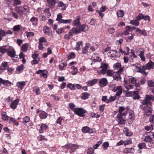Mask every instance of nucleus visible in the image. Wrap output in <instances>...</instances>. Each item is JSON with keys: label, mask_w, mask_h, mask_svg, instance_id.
Returning <instances> with one entry per match:
<instances>
[{"label": "nucleus", "mask_w": 154, "mask_h": 154, "mask_svg": "<svg viewBox=\"0 0 154 154\" xmlns=\"http://www.w3.org/2000/svg\"><path fill=\"white\" fill-rule=\"evenodd\" d=\"M144 106H143V110L144 111V116L145 117L149 116L152 112V109L151 107V105L149 104L144 105Z\"/></svg>", "instance_id": "nucleus-1"}, {"label": "nucleus", "mask_w": 154, "mask_h": 154, "mask_svg": "<svg viewBox=\"0 0 154 154\" xmlns=\"http://www.w3.org/2000/svg\"><path fill=\"white\" fill-rule=\"evenodd\" d=\"M108 67L109 65L108 64L102 62L100 67L101 69L97 70V72L99 74H104L106 73V71L108 70L107 68Z\"/></svg>", "instance_id": "nucleus-2"}, {"label": "nucleus", "mask_w": 154, "mask_h": 154, "mask_svg": "<svg viewBox=\"0 0 154 154\" xmlns=\"http://www.w3.org/2000/svg\"><path fill=\"white\" fill-rule=\"evenodd\" d=\"M154 101V97L152 95H146V97L142 101V103L143 105L149 104L151 105V103L150 102V100Z\"/></svg>", "instance_id": "nucleus-3"}, {"label": "nucleus", "mask_w": 154, "mask_h": 154, "mask_svg": "<svg viewBox=\"0 0 154 154\" xmlns=\"http://www.w3.org/2000/svg\"><path fill=\"white\" fill-rule=\"evenodd\" d=\"M7 54L8 56L12 58L17 56L16 54V51L12 46H9L7 48Z\"/></svg>", "instance_id": "nucleus-4"}, {"label": "nucleus", "mask_w": 154, "mask_h": 154, "mask_svg": "<svg viewBox=\"0 0 154 154\" xmlns=\"http://www.w3.org/2000/svg\"><path fill=\"white\" fill-rule=\"evenodd\" d=\"M74 113L80 116L83 117L85 116V113L86 112V110L81 108H77L74 109Z\"/></svg>", "instance_id": "nucleus-5"}, {"label": "nucleus", "mask_w": 154, "mask_h": 154, "mask_svg": "<svg viewBox=\"0 0 154 154\" xmlns=\"http://www.w3.org/2000/svg\"><path fill=\"white\" fill-rule=\"evenodd\" d=\"M63 147L65 149L70 150L71 152H73L79 148V146L77 145L69 143L65 145Z\"/></svg>", "instance_id": "nucleus-6"}, {"label": "nucleus", "mask_w": 154, "mask_h": 154, "mask_svg": "<svg viewBox=\"0 0 154 154\" xmlns=\"http://www.w3.org/2000/svg\"><path fill=\"white\" fill-rule=\"evenodd\" d=\"M37 74H40V77L44 78H47L48 77V71L45 69L39 70L36 72Z\"/></svg>", "instance_id": "nucleus-7"}, {"label": "nucleus", "mask_w": 154, "mask_h": 154, "mask_svg": "<svg viewBox=\"0 0 154 154\" xmlns=\"http://www.w3.org/2000/svg\"><path fill=\"white\" fill-rule=\"evenodd\" d=\"M113 68L114 69L118 70L117 72H123L124 70V67L122 66L120 63H117L114 64Z\"/></svg>", "instance_id": "nucleus-8"}, {"label": "nucleus", "mask_w": 154, "mask_h": 154, "mask_svg": "<svg viewBox=\"0 0 154 154\" xmlns=\"http://www.w3.org/2000/svg\"><path fill=\"white\" fill-rule=\"evenodd\" d=\"M114 92H116V95L117 96H120L122 92V88L121 86L115 87L112 89Z\"/></svg>", "instance_id": "nucleus-9"}, {"label": "nucleus", "mask_w": 154, "mask_h": 154, "mask_svg": "<svg viewBox=\"0 0 154 154\" xmlns=\"http://www.w3.org/2000/svg\"><path fill=\"white\" fill-rule=\"evenodd\" d=\"M128 110L123 106L119 107V113L117 115L125 116L127 114Z\"/></svg>", "instance_id": "nucleus-10"}, {"label": "nucleus", "mask_w": 154, "mask_h": 154, "mask_svg": "<svg viewBox=\"0 0 154 154\" xmlns=\"http://www.w3.org/2000/svg\"><path fill=\"white\" fill-rule=\"evenodd\" d=\"M123 72H114L113 75V79L114 80H116L117 81H120L121 79V74Z\"/></svg>", "instance_id": "nucleus-11"}, {"label": "nucleus", "mask_w": 154, "mask_h": 154, "mask_svg": "<svg viewBox=\"0 0 154 154\" xmlns=\"http://www.w3.org/2000/svg\"><path fill=\"white\" fill-rule=\"evenodd\" d=\"M151 134H152L151 136L147 135L145 136L144 140L145 142L153 143V142L152 141V138H154V133L152 132Z\"/></svg>", "instance_id": "nucleus-12"}, {"label": "nucleus", "mask_w": 154, "mask_h": 154, "mask_svg": "<svg viewBox=\"0 0 154 154\" xmlns=\"http://www.w3.org/2000/svg\"><path fill=\"white\" fill-rule=\"evenodd\" d=\"M15 11L20 16H22L24 14L23 7L21 6H16L15 8Z\"/></svg>", "instance_id": "nucleus-13"}, {"label": "nucleus", "mask_w": 154, "mask_h": 154, "mask_svg": "<svg viewBox=\"0 0 154 154\" xmlns=\"http://www.w3.org/2000/svg\"><path fill=\"white\" fill-rule=\"evenodd\" d=\"M100 85V87H104L106 86L108 83V81L105 78L101 79L99 81Z\"/></svg>", "instance_id": "nucleus-14"}, {"label": "nucleus", "mask_w": 154, "mask_h": 154, "mask_svg": "<svg viewBox=\"0 0 154 154\" xmlns=\"http://www.w3.org/2000/svg\"><path fill=\"white\" fill-rule=\"evenodd\" d=\"M26 81H20L17 82L16 83V86L20 89L22 90L25 85Z\"/></svg>", "instance_id": "nucleus-15"}, {"label": "nucleus", "mask_w": 154, "mask_h": 154, "mask_svg": "<svg viewBox=\"0 0 154 154\" xmlns=\"http://www.w3.org/2000/svg\"><path fill=\"white\" fill-rule=\"evenodd\" d=\"M124 116L117 115V121L119 124L123 125L125 122V120L123 118Z\"/></svg>", "instance_id": "nucleus-16"}, {"label": "nucleus", "mask_w": 154, "mask_h": 154, "mask_svg": "<svg viewBox=\"0 0 154 154\" xmlns=\"http://www.w3.org/2000/svg\"><path fill=\"white\" fill-rule=\"evenodd\" d=\"M138 64H133V65L135 67V69L137 72H140L143 73H145V69L143 68V66L142 68H141L138 66Z\"/></svg>", "instance_id": "nucleus-17"}, {"label": "nucleus", "mask_w": 154, "mask_h": 154, "mask_svg": "<svg viewBox=\"0 0 154 154\" xmlns=\"http://www.w3.org/2000/svg\"><path fill=\"white\" fill-rule=\"evenodd\" d=\"M19 100L18 99H17L12 102L11 105V107L13 109H15L17 107V105L19 103Z\"/></svg>", "instance_id": "nucleus-18"}, {"label": "nucleus", "mask_w": 154, "mask_h": 154, "mask_svg": "<svg viewBox=\"0 0 154 154\" xmlns=\"http://www.w3.org/2000/svg\"><path fill=\"white\" fill-rule=\"evenodd\" d=\"M56 3L55 0H47V4L50 8L53 7Z\"/></svg>", "instance_id": "nucleus-19"}, {"label": "nucleus", "mask_w": 154, "mask_h": 154, "mask_svg": "<svg viewBox=\"0 0 154 154\" xmlns=\"http://www.w3.org/2000/svg\"><path fill=\"white\" fill-rule=\"evenodd\" d=\"M91 59L94 62L100 61L101 60V59L97 54H94L91 58Z\"/></svg>", "instance_id": "nucleus-20"}, {"label": "nucleus", "mask_w": 154, "mask_h": 154, "mask_svg": "<svg viewBox=\"0 0 154 154\" xmlns=\"http://www.w3.org/2000/svg\"><path fill=\"white\" fill-rule=\"evenodd\" d=\"M124 86L125 88L127 90H129L132 89L133 88L134 86L131 85L130 84H128V81L126 80V79L125 78L124 80Z\"/></svg>", "instance_id": "nucleus-21"}, {"label": "nucleus", "mask_w": 154, "mask_h": 154, "mask_svg": "<svg viewBox=\"0 0 154 154\" xmlns=\"http://www.w3.org/2000/svg\"><path fill=\"white\" fill-rule=\"evenodd\" d=\"M127 80L131 84H136L137 80L135 78L131 76H128L126 78Z\"/></svg>", "instance_id": "nucleus-22"}, {"label": "nucleus", "mask_w": 154, "mask_h": 154, "mask_svg": "<svg viewBox=\"0 0 154 154\" xmlns=\"http://www.w3.org/2000/svg\"><path fill=\"white\" fill-rule=\"evenodd\" d=\"M153 63L151 61L148 63L146 64L145 66H143V68L145 70L146 69H149L152 68Z\"/></svg>", "instance_id": "nucleus-23"}, {"label": "nucleus", "mask_w": 154, "mask_h": 154, "mask_svg": "<svg viewBox=\"0 0 154 154\" xmlns=\"http://www.w3.org/2000/svg\"><path fill=\"white\" fill-rule=\"evenodd\" d=\"M29 45L27 43H25L22 45L21 47V51L22 52H26L28 48Z\"/></svg>", "instance_id": "nucleus-24"}, {"label": "nucleus", "mask_w": 154, "mask_h": 154, "mask_svg": "<svg viewBox=\"0 0 154 154\" xmlns=\"http://www.w3.org/2000/svg\"><path fill=\"white\" fill-rule=\"evenodd\" d=\"M134 149L132 148H127L124 149L123 150V152L125 153H132L134 152Z\"/></svg>", "instance_id": "nucleus-25"}, {"label": "nucleus", "mask_w": 154, "mask_h": 154, "mask_svg": "<svg viewBox=\"0 0 154 154\" xmlns=\"http://www.w3.org/2000/svg\"><path fill=\"white\" fill-rule=\"evenodd\" d=\"M30 21L32 23L33 25L36 26L38 24V19L37 17H32L30 19Z\"/></svg>", "instance_id": "nucleus-26"}, {"label": "nucleus", "mask_w": 154, "mask_h": 154, "mask_svg": "<svg viewBox=\"0 0 154 154\" xmlns=\"http://www.w3.org/2000/svg\"><path fill=\"white\" fill-rule=\"evenodd\" d=\"M106 9L105 6H103L101 8L100 11L97 10V12L99 13V16L102 17L104 16V14L102 13V12L105 11Z\"/></svg>", "instance_id": "nucleus-27"}, {"label": "nucleus", "mask_w": 154, "mask_h": 154, "mask_svg": "<svg viewBox=\"0 0 154 154\" xmlns=\"http://www.w3.org/2000/svg\"><path fill=\"white\" fill-rule=\"evenodd\" d=\"M97 81V79H94L88 81L86 83L88 86H92L94 85Z\"/></svg>", "instance_id": "nucleus-28"}, {"label": "nucleus", "mask_w": 154, "mask_h": 154, "mask_svg": "<svg viewBox=\"0 0 154 154\" xmlns=\"http://www.w3.org/2000/svg\"><path fill=\"white\" fill-rule=\"evenodd\" d=\"M48 128V126L44 124H42L41 125L39 131L41 133H43L44 130H46Z\"/></svg>", "instance_id": "nucleus-29"}, {"label": "nucleus", "mask_w": 154, "mask_h": 154, "mask_svg": "<svg viewBox=\"0 0 154 154\" xmlns=\"http://www.w3.org/2000/svg\"><path fill=\"white\" fill-rule=\"evenodd\" d=\"M82 131L83 133H92V131L89 127L85 126L83 127L82 129Z\"/></svg>", "instance_id": "nucleus-30"}, {"label": "nucleus", "mask_w": 154, "mask_h": 154, "mask_svg": "<svg viewBox=\"0 0 154 154\" xmlns=\"http://www.w3.org/2000/svg\"><path fill=\"white\" fill-rule=\"evenodd\" d=\"M58 6L62 10H65L66 8V5L65 4H64L62 1L59 2L58 4Z\"/></svg>", "instance_id": "nucleus-31"}, {"label": "nucleus", "mask_w": 154, "mask_h": 154, "mask_svg": "<svg viewBox=\"0 0 154 154\" xmlns=\"http://www.w3.org/2000/svg\"><path fill=\"white\" fill-rule=\"evenodd\" d=\"M79 28L81 32V31L85 32L87 31L88 29V26L84 24L79 26Z\"/></svg>", "instance_id": "nucleus-32"}, {"label": "nucleus", "mask_w": 154, "mask_h": 154, "mask_svg": "<svg viewBox=\"0 0 154 154\" xmlns=\"http://www.w3.org/2000/svg\"><path fill=\"white\" fill-rule=\"evenodd\" d=\"M123 131L125 134L126 136H131L132 134V133L127 128H125Z\"/></svg>", "instance_id": "nucleus-33"}, {"label": "nucleus", "mask_w": 154, "mask_h": 154, "mask_svg": "<svg viewBox=\"0 0 154 154\" xmlns=\"http://www.w3.org/2000/svg\"><path fill=\"white\" fill-rule=\"evenodd\" d=\"M90 46V44L89 43H87L85 46L82 48V53L87 54L88 52V48Z\"/></svg>", "instance_id": "nucleus-34"}, {"label": "nucleus", "mask_w": 154, "mask_h": 154, "mask_svg": "<svg viewBox=\"0 0 154 154\" xmlns=\"http://www.w3.org/2000/svg\"><path fill=\"white\" fill-rule=\"evenodd\" d=\"M44 33L47 35H49L51 32V29L47 26H45L43 28Z\"/></svg>", "instance_id": "nucleus-35"}, {"label": "nucleus", "mask_w": 154, "mask_h": 154, "mask_svg": "<svg viewBox=\"0 0 154 154\" xmlns=\"http://www.w3.org/2000/svg\"><path fill=\"white\" fill-rule=\"evenodd\" d=\"M82 44L83 42L82 41L77 42L76 43L75 49L77 51L80 50L81 47L82 46Z\"/></svg>", "instance_id": "nucleus-36"}, {"label": "nucleus", "mask_w": 154, "mask_h": 154, "mask_svg": "<svg viewBox=\"0 0 154 154\" xmlns=\"http://www.w3.org/2000/svg\"><path fill=\"white\" fill-rule=\"evenodd\" d=\"M117 53V51L115 50H112L110 51L109 54H109V55L112 58L115 57L116 56V54Z\"/></svg>", "instance_id": "nucleus-37"}, {"label": "nucleus", "mask_w": 154, "mask_h": 154, "mask_svg": "<svg viewBox=\"0 0 154 154\" xmlns=\"http://www.w3.org/2000/svg\"><path fill=\"white\" fill-rule=\"evenodd\" d=\"M119 50L120 52L122 54H124L125 55H128L129 53V51L130 50V49L128 47H127L126 48V51L127 52H126L125 51H123L122 50L121 48L119 49Z\"/></svg>", "instance_id": "nucleus-38"}, {"label": "nucleus", "mask_w": 154, "mask_h": 154, "mask_svg": "<svg viewBox=\"0 0 154 154\" xmlns=\"http://www.w3.org/2000/svg\"><path fill=\"white\" fill-rule=\"evenodd\" d=\"M67 66L66 63L65 62L60 63L59 65V68L60 70H64V68Z\"/></svg>", "instance_id": "nucleus-39"}, {"label": "nucleus", "mask_w": 154, "mask_h": 154, "mask_svg": "<svg viewBox=\"0 0 154 154\" xmlns=\"http://www.w3.org/2000/svg\"><path fill=\"white\" fill-rule=\"evenodd\" d=\"M47 113L44 111H42L39 114L40 117L41 119H45L47 117Z\"/></svg>", "instance_id": "nucleus-40"}, {"label": "nucleus", "mask_w": 154, "mask_h": 154, "mask_svg": "<svg viewBox=\"0 0 154 154\" xmlns=\"http://www.w3.org/2000/svg\"><path fill=\"white\" fill-rule=\"evenodd\" d=\"M89 96L90 95L88 93L85 92L81 94V98L83 100H85L86 99L88 98Z\"/></svg>", "instance_id": "nucleus-41"}, {"label": "nucleus", "mask_w": 154, "mask_h": 154, "mask_svg": "<svg viewBox=\"0 0 154 154\" xmlns=\"http://www.w3.org/2000/svg\"><path fill=\"white\" fill-rule=\"evenodd\" d=\"M130 23L135 26H137L139 25V22L137 20H133L130 21Z\"/></svg>", "instance_id": "nucleus-42"}, {"label": "nucleus", "mask_w": 154, "mask_h": 154, "mask_svg": "<svg viewBox=\"0 0 154 154\" xmlns=\"http://www.w3.org/2000/svg\"><path fill=\"white\" fill-rule=\"evenodd\" d=\"M71 30L72 33H78L81 32L79 28V26H77L76 28H73Z\"/></svg>", "instance_id": "nucleus-43"}, {"label": "nucleus", "mask_w": 154, "mask_h": 154, "mask_svg": "<svg viewBox=\"0 0 154 154\" xmlns=\"http://www.w3.org/2000/svg\"><path fill=\"white\" fill-rule=\"evenodd\" d=\"M73 34L72 32H69L68 34L65 35L64 37V38L67 40H69V39L72 36Z\"/></svg>", "instance_id": "nucleus-44"}, {"label": "nucleus", "mask_w": 154, "mask_h": 154, "mask_svg": "<svg viewBox=\"0 0 154 154\" xmlns=\"http://www.w3.org/2000/svg\"><path fill=\"white\" fill-rule=\"evenodd\" d=\"M117 15L118 18L122 17L124 15V12L123 10H119L117 11Z\"/></svg>", "instance_id": "nucleus-45"}, {"label": "nucleus", "mask_w": 154, "mask_h": 154, "mask_svg": "<svg viewBox=\"0 0 154 154\" xmlns=\"http://www.w3.org/2000/svg\"><path fill=\"white\" fill-rule=\"evenodd\" d=\"M2 84L5 86H10L11 84V83L8 80H5L3 79Z\"/></svg>", "instance_id": "nucleus-46"}, {"label": "nucleus", "mask_w": 154, "mask_h": 154, "mask_svg": "<svg viewBox=\"0 0 154 154\" xmlns=\"http://www.w3.org/2000/svg\"><path fill=\"white\" fill-rule=\"evenodd\" d=\"M33 91L35 92L36 94L37 95H39L41 94V91L38 87L36 86L34 87L33 88Z\"/></svg>", "instance_id": "nucleus-47"}, {"label": "nucleus", "mask_w": 154, "mask_h": 154, "mask_svg": "<svg viewBox=\"0 0 154 154\" xmlns=\"http://www.w3.org/2000/svg\"><path fill=\"white\" fill-rule=\"evenodd\" d=\"M139 56L142 61H145V58L144 56V51H140V54H139Z\"/></svg>", "instance_id": "nucleus-48"}, {"label": "nucleus", "mask_w": 154, "mask_h": 154, "mask_svg": "<svg viewBox=\"0 0 154 154\" xmlns=\"http://www.w3.org/2000/svg\"><path fill=\"white\" fill-rule=\"evenodd\" d=\"M62 16L61 13H60L57 15L56 20L58 21V23H61L62 21L61 20H63L62 19Z\"/></svg>", "instance_id": "nucleus-49"}, {"label": "nucleus", "mask_w": 154, "mask_h": 154, "mask_svg": "<svg viewBox=\"0 0 154 154\" xmlns=\"http://www.w3.org/2000/svg\"><path fill=\"white\" fill-rule=\"evenodd\" d=\"M24 65L21 64L17 68L16 70L19 72H22L24 69Z\"/></svg>", "instance_id": "nucleus-50"}, {"label": "nucleus", "mask_w": 154, "mask_h": 154, "mask_svg": "<svg viewBox=\"0 0 154 154\" xmlns=\"http://www.w3.org/2000/svg\"><path fill=\"white\" fill-rule=\"evenodd\" d=\"M80 20V18L78 17L74 20L72 23L73 26H75L78 24L79 23Z\"/></svg>", "instance_id": "nucleus-51"}, {"label": "nucleus", "mask_w": 154, "mask_h": 154, "mask_svg": "<svg viewBox=\"0 0 154 154\" xmlns=\"http://www.w3.org/2000/svg\"><path fill=\"white\" fill-rule=\"evenodd\" d=\"M133 93H134V94H133V95L134 96L133 98L134 99H139L140 97V96L138 94V92L137 91H134Z\"/></svg>", "instance_id": "nucleus-52"}, {"label": "nucleus", "mask_w": 154, "mask_h": 154, "mask_svg": "<svg viewBox=\"0 0 154 154\" xmlns=\"http://www.w3.org/2000/svg\"><path fill=\"white\" fill-rule=\"evenodd\" d=\"M146 145L144 143H139L137 146L140 149H142L146 147Z\"/></svg>", "instance_id": "nucleus-53"}, {"label": "nucleus", "mask_w": 154, "mask_h": 154, "mask_svg": "<svg viewBox=\"0 0 154 154\" xmlns=\"http://www.w3.org/2000/svg\"><path fill=\"white\" fill-rule=\"evenodd\" d=\"M30 121V118L28 116H26L23 119V123L24 124H26L27 123L29 122Z\"/></svg>", "instance_id": "nucleus-54"}, {"label": "nucleus", "mask_w": 154, "mask_h": 154, "mask_svg": "<svg viewBox=\"0 0 154 154\" xmlns=\"http://www.w3.org/2000/svg\"><path fill=\"white\" fill-rule=\"evenodd\" d=\"M71 69L73 70L72 72V73L73 75H75L77 73L78 70L76 67L72 66L71 67Z\"/></svg>", "instance_id": "nucleus-55"}, {"label": "nucleus", "mask_w": 154, "mask_h": 154, "mask_svg": "<svg viewBox=\"0 0 154 154\" xmlns=\"http://www.w3.org/2000/svg\"><path fill=\"white\" fill-rule=\"evenodd\" d=\"M114 73V72L112 70L108 69L106 71V72L107 74L106 75L109 76H113Z\"/></svg>", "instance_id": "nucleus-56"}, {"label": "nucleus", "mask_w": 154, "mask_h": 154, "mask_svg": "<svg viewBox=\"0 0 154 154\" xmlns=\"http://www.w3.org/2000/svg\"><path fill=\"white\" fill-rule=\"evenodd\" d=\"M2 119L3 120L6 121L8 119V116L5 112L2 113Z\"/></svg>", "instance_id": "nucleus-57"}, {"label": "nucleus", "mask_w": 154, "mask_h": 154, "mask_svg": "<svg viewBox=\"0 0 154 154\" xmlns=\"http://www.w3.org/2000/svg\"><path fill=\"white\" fill-rule=\"evenodd\" d=\"M62 22L61 23L64 24H68L69 23H71L72 21V19H68V20H62Z\"/></svg>", "instance_id": "nucleus-58"}, {"label": "nucleus", "mask_w": 154, "mask_h": 154, "mask_svg": "<svg viewBox=\"0 0 154 154\" xmlns=\"http://www.w3.org/2000/svg\"><path fill=\"white\" fill-rule=\"evenodd\" d=\"M21 26L19 25H18L14 26L13 28V29L14 31H17L20 29Z\"/></svg>", "instance_id": "nucleus-59"}, {"label": "nucleus", "mask_w": 154, "mask_h": 154, "mask_svg": "<svg viewBox=\"0 0 154 154\" xmlns=\"http://www.w3.org/2000/svg\"><path fill=\"white\" fill-rule=\"evenodd\" d=\"M67 87L69 88L71 90H75V85L72 84L71 83L69 84L67 86Z\"/></svg>", "instance_id": "nucleus-60"}, {"label": "nucleus", "mask_w": 154, "mask_h": 154, "mask_svg": "<svg viewBox=\"0 0 154 154\" xmlns=\"http://www.w3.org/2000/svg\"><path fill=\"white\" fill-rule=\"evenodd\" d=\"M7 48H6L3 46H1L0 48V52L2 54H4L5 53H7Z\"/></svg>", "instance_id": "nucleus-61"}, {"label": "nucleus", "mask_w": 154, "mask_h": 154, "mask_svg": "<svg viewBox=\"0 0 154 154\" xmlns=\"http://www.w3.org/2000/svg\"><path fill=\"white\" fill-rule=\"evenodd\" d=\"M116 95L114 96H111L109 97L108 100L107 102V103H108L110 102L116 100Z\"/></svg>", "instance_id": "nucleus-62"}, {"label": "nucleus", "mask_w": 154, "mask_h": 154, "mask_svg": "<svg viewBox=\"0 0 154 154\" xmlns=\"http://www.w3.org/2000/svg\"><path fill=\"white\" fill-rule=\"evenodd\" d=\"M26 35L27 38H30L33 36L34 35V32H26Z\"/></svg>", "instance_id": "nucleus-63"}, {"label": "nucleus", "mask_w": 154, "mask_h": 154, "mask_svg": "<svg viewBox=\"0 0 154 154\" xmlns=\"http://www.w3.org/2000/svg\"><path fill=\"white\" fill-rule=\"evenodd\" d=\"M148 85L150 87H154V80H150L148 81Z\"/></svg>", "instance_id": "nucleus-64"}]
</instances>
